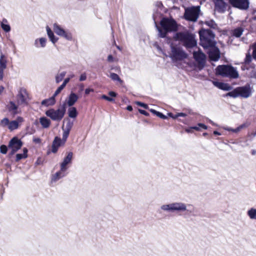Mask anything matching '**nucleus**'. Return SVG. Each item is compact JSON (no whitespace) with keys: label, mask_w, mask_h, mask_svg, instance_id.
<instances>
[{"label":"nucleus","mask_w":256,"mask_h":256,"mask_svg":"<svg viewBox=\"0 0 256 256\" xmlns=\"http://www.w3.org/2000/svg\"><path fill=\"white\" fill-rule=\"evenodd\" d=\"M53 30L54 32L58 36L64 38L68 40L72 39V35L68 30H64L60 25L55 23L53 25Z\"/></svg>","instance_id":"10"},{"label":"nucleus","mask_w":256,"mask_h":256,"mask_svg":"<svg viewBox=\"0 0 256 256\" xmlns=\"http://www.w3.org/2000/svg\"><path fill=\"white\" fill-rule=\"evenodd\" d=\"M78 99V96L73 92H71L68 96L67 99L63 102L62 104H65V108L66 106H72Z\"/></svg>","instance_id":"16"},{"label":"nucleus","mask_w":256,"mask_h":256,"mask_svg":"<svg viewBox=\"0 0 256 256\" xmlns=\"http://www.w3.org/2000/svg\"><path fill=\"white\" fill-rule=\"evenodd\" d=\"M239 96L243 98H248L251 95V90L249 84L238 87Z\"/></svg>","instance_id":"17"},{"label":"nucleus","mask_w":256,"mask_h":256,"mask_svg":"<svg viewBox=\"0 0 256 256\" xmlns=\"http://www.w3.org/2000/svg\"><path fill=\"white\" fill-rule=\"evenodd\" d=\"M63 134H62V140L63 142V144H64L66 142V140L70 132L63 130Z\"/></svg>","instance_id":"38"},{"label":"nucleus","mask_w":256,"mask_h":256,"mask_svg":"<svg viewBox=\"0 0 256 256\" xmlns=\"http://www.w3.org/2000/svg\"><path fill=\"white\" fill-rule=\"evenodd\" d=\"M212 82L214 86L218 87V88H220V90H222V86L224 85V84L222 82H216V81H213Z\"/></svg>","instance_id":"44"},{"label":"nucleus","mask_w":256,"mask_h":256,"mask_svg":"<svg viewBox=\"0 0 256 256\" xmlns=\"http://www.w3.org/2000/svg\"><path fill=\"white\" fill-rule=\"evenodd\" d=\"M73 156V153L72 152H68L67 155L64 158L62 162L60 164V168L62 170H67L68 169V165L72 163Z\"/></svg>","instance_id":"18"},{"label":"nucleus","mask_w":256,"mask_h":256,"mask_svg":"<svg viewBox=\"0 0 256 256\" xmlns=\"http://www.w3.org/2000/svg\"><path fill=\"white\" fill-rule=\"evenodd\" d=\"M66 112L65 104H62L57 110L50 108L46 112V114L52 120L60 122L64 118Z\"/></svg>","instance_id":"7"},{"label":"nucleus","mask_w":256,"mask_h":256,"mask_svg":"<svg viewBox=\"0 0 256 256\" xmlns=\"http://www.w3.org/2000/svg\"><path fill=\"white\" fill-rule=\"evenodd\" d=\"M93 92V90L92 89L86 88L85 90V94H90V92Z\"/></svg>","instance_id":"60"},{"label":"nucleus","mask_w":256,"mask_h":256,"mask_svg":"<svg viewBox=\"0 0 256 256\" xmlns=\"http://www.w3.org/2000/svg\"><path fill=\"white\" fill-rule=\"evenodd\" d=\"M73 122H72L70 120H68V122L66 124V127L64 128H62V130H64L68 132H70L72 126H73Z\"/></svg>","instance_id":"36"},{"label":"nucleus","mask_w":256,"mask_h":256,"mask_svg":"<svg viewBox=\"0 0 256 256\" xmlns=\"http://www.w3.org/2000/svg\"><path fill=\"white\" fill-rule=\"evenodd\" d=\"M108 95L112 97H116L117 96L116 93L113 91H110L108 93Z\"/></svg>","instance_id":"55"},{"label":"nucleus","mask_w":256,"mask_h":256,"mask_svg":"<svg viewBox=\"0 0 256 256\" xmlns=\"http://www.w3.org/2000/svg\"><path fill=\"white\" fill-rule=\"evenodd\" d=\"M2 28L6 32H9L10 30V26L8 24V21L6 19H3L0 24Z\"/></svg>","instance_id":"29"},{"label":"nucleus","mask_w":256,"mask_h":256,"mask_svg":"<svg viewBox=\"0 0 256 256\" xmlns=\"http://www.w3.org/2000/svg\"><path fill=\"white\" fill-rule=\"evenodd\" d=\"M200 11L199 6L187 8H185L184 18L187 20L195 22L198 18Z\"/></svg>","instance_id":"8"},{"label":"nucleus","mask_w":256,"mask_h":256,"mask_svg":"<svg viewBox=\"0 0 256 256\" xmlns=\"http://www.w3.org/2000/svg\"><path fill=\"white\" fill-rule=\"evenodd\" d=\"M66 74V72H62L58 74L56 76V84L60 83L62 81L64 78Z\"/></svg>","instance_id":"34"},{"label":"nucleus","mask_w":256,"mask_h":256,"mask_svg":"<svg viewBox=\"0 0 256 256\" xmlns=\"http://www.w3.org/2000/svg\"><path fill=\"white\" fill-rule=\"evenodd\" d=\"M102 99L106 100L108 102H114V99L113 98H110V97H109L106 95H104V94L102 95Z\"/></svg>","instance_id":"46"},{"label":"nucleus","mask_w":256,"mask_h":256,"mask_svg":"<svg viewBox=\"0 0 256 256\" xmlns=\"http://www.w3.org/2000/svg\"><path fill=\"white\" fill-rule=\"evenodd\" d=\"M33 142L36 144H40L41 142V140L38 138H34Z\"/></svg>","instance_id":"56"},{"label":"nucleus","mask_w":256,"mask_h":256,"mask_svg":"<svg viewBox=\"0 0 256 256\" xmlns=\"http://www.w3.org/2000/svg\"><path fill=\"white\" fill-rule=\"evenodd\" d=\"M247 214L252 220H256V208H251L247 212Z\"/></svg>","instance_id":"31"},{"label":"nucleus","mask_w":256,"mask_h":256,"mask_svg":"<svg viewBox=\"0 0 256 256\" xmlns=\"http://www.w3.org/2000/svg\"><path fill=\"white\" fill-rule=\"evenodd\" d=\"M126 110L128 111H132V107L131 106H128L126 107Z\"/></svg>","instance_id":"64"},{"label":"nucleus","mask_w":256,"mask_h":256,"mask_svg":"<svg viewBox=\"0 0 256 256\" xmlns=\"http://www.w3.org/2000/svg\"><path fill=\"white\" fill-rule=\"evenodd\" d=\"M114 58L113 56L111 54H110L108 56V61L110 62H114Z\"/></svg>","instance_id":"53"},{"label":"nucleus","mask_w":256,"mask_h":256,"mask_svg":"<svg viewBox=\"0 0 256 256\" xmlns=\"http://www.w3.org/2000/svg\"><path fill=\"white\" fill-rule=\"evenodd\" d=\"M228 1L233 7L240 10H247L249 8V0H228Z\"/></svg>","instance_id":"11"},{"label":"nucleus","mask_w":256,"mask_h":256,"mask_svg":"<svg viewBox=\"0 0 256 256\" xmlns=\"http://www.w3.org/2000/svg\"><path fill=\"white\" fill-rule=\"evenodd\" d=\"M46 39L45 38H40L34 40V46L36 48H44L46 46Z\"/></svg>","instance_id":"23"},{"label":"nucleus","mask_w":256,"mask_h":256,"mask_svg":"<svg viewBox=\"0 0 256 256\" xmlns=\"http://www.w3.org/2000/svg\"><path fill=\"white\" fill-rule=\"evenodd\" d=\"M9 123V120L6 118L1 120L0 124L2 126H8Z\"/></svg>","instance_id":"39"},{"label":"nucleus","mask_w":256,"mask_h":256,"mask_svg":"<svg viewBox=\"0 0 256 256\" xmlns=\"http://www.w3.org/2000/svg\"><path fill=\"white\" fill-rule=\"evenodd\" d=\"M18 108V106L12 101H10L9 105L8 106L9 112H12L14 114H17Z\"/></svg>","instance_id":"30"},{"label":"nucleus","mask_w":256,"mask_h":256,"mask_svg":"<svg viewBox=\"0 0 256 256\" xmlns=\"http://www.w3.org/2000/svg\"><path fill=\"white\" fill-rule=\"evenodd\" d=\"M170 58L173 62L182 60L188 57V54L180 46H174L172 44L170 45Z\"/></svg>","instance_id":"5"},{"label":"nucleus","mask_w":256,"mask_h":256,"mask_svg":"<svg viewBox=\"0 0 256 256\" xmlns=\"http://www.w3.org/2000/svg\"><path fill=\"white\" fill-rule=\"evenodd\" d=\"M244 31V28L241 26L236 28L230 31V34L232 37H235L236 38H240L242 34Z\"/></svg>","instance_id":"22"},{"label":"nucleus","mask_w":256,"mask_h":256,"mask_svg":"<svg viewBox=\"0 0 256 256\" xmlns=\"http://www.w3.org/2000/svg\"><path fill=\"white\" fill-rule=\"evenodd\" d=\"M214 48L210 50L209 53V57L210 59L213 61H217L220 58V52L219 49L216 47H214Z\"/></svg>","instance_id":"21"},{"label":"nucleus","mask_w":256,"mask_h":256,"mask_svg":"<svg viewBox=\"0 0 256 256\" xmlns=\"http://www.w3.org/2000/svg\"><path fill=\"white\" fill-rule=\"evenodd\" d=\"M226 96L234 98H236L240 96L238 88H236L233 90L228 92L226 94Z\"/></svg>","instance_id":"35"},{"label":"nucleus","mask_w":256,"mask_h":256,"mask_svg":"<svg viewBox=\"0 0 256 256\" xmlns=\"http://www.w3.org/2000/svg\"><path fill=\"white\" fill-rule=\"evenodd\" d=\"M232 88V87L229 84L224 83L222 90L228 91L231 90Z\"/></svg>","instance_id":"43"},{"label":"nucleus","mask_w":256,"mask_h":256,"mask_svg":"<svg viewBox=\"0 0 256 256\" xmlns=\"http://www.w3.org/2000/svg\"><path fill=\"white\" fill-rule=\"evenodd\" d=\"M46 30L47 32L48 36L50 40L54 44L58 40V38L56 37L49 26H47L46 27Z\"/></svg>","instance_id":"24"},{"label":"nucleus","mask_w":256,"mask_h":256,"mask_svg":"<svg viewBox=\"0 0 256 256\" xmlns=\"http://www.w3.org/2000/svg\"><path fill=\"white\" fill-rule=\"evenodd\" d=\"M8 60L6 56L0 52V80H2L4 78V72L7 67Z\"/></svg>","instance_id":"14"},{"label":"nucleus","mask_w":256,"mask_h":256,"mask_svg":"<svg viewBox=\"0 0 256 256\" xmlns=\"http://www.w3.org/2000/svg\"><path fill=\"white\" fill-rule=\"evenodd\" d=\"M18 127V122L16 120H12L10 122L8 128L10 130H16Z\"/></svg>","instance_id":"32"},{"label":"nucleus","mask_w":256,"mask_h":256,"mask_svg":"<svg viewBox=\"0 0 256 256\" xmlns=\"http://www.w3.org/2000/svg\"><path fill=\"white\" fill-rule=\"evenodd\" d=\"M193 56L195 60L198 62L199 70H202L206 64V55L201 51L194 52Z\"/></svg>","instance_id":"12"},{"label":"nucleus","mask_w":256,"mask_h":256,"mask_svg":"<svg viewBox=\"0 0 256 256\" xmlns=\"http://www.w3.org/2000/svg\"><path fill=\"white\" fill-rule=\"evenodd\" d=\"M62 145H64L63 142L62 140V139L58 136H56L52 144V152L54 154L58 152V148Z\"/></svg>","instance_id":"20"},{"label":"nucleus","mask_w":256,"mask_h":256,"mask_svg":"<svg viewBox=\"0 0 256 256\" xmlns=\"http://www.w3.org/2000/svg\"><path fill=\"white\" fill-rule=\"evenodd\" d=\"M216 74L224 78H237L239 74L236 69L231 65L222 64L218 66L216 68Z\"/></svg>","instance_id":"4"},{"label":"nucleus","mask_w":256,"mask_h":256,"mask_svg":"<svg viewBox=\"0 0 256 256\" xmlns=\"http://www.w3.org/2000/svg\"><path fill=\"white\" fill-rule=\"evenodd\" d=\"M64 88L65 86H64L62 84L58 86L54 94V96H56L57 95H58Z\"/></svg>","instance_id":"40"},{"label":"nucleus","mask_w":256,"mask_h":256,"mask_svg":"<svg viewBox=\"0 0 256 256\" xmlns=\"http://www.w3.org/2000/svg\"><path fill=\"white\" fill-rule=\"evenodd\" d=\"M168 116L170 117V118H172L173 119H174V120H175V119H176V118H178L177 114H173L172 113V112H168Z\"/></svg>","instance_id":"51"},{"label":"nucleus","mask_w":256,"mask_h":256,"mask_svg":"<svg viewBox=\"0 0 256 256\" xmlns=\"http://www.w3.org/2000/svg\"><path fill=\"white\" fill-rule=\"evenodd\" d=\"M22 154H18L16 155V161L18 162L22 158H26L28 157V150L26 148H24L22 149Z\"/></svg>","instance_id":"27"},{"label":"nucleus","mask_w":256,"mask_h":256,"mask_svg":"<svg viewBox=\"0 0 256 256\" xmlns=\"http://www.w3.org/2000/svg\"><path fill=\"white\" fill-rule=\"evenodd\" d=\"M178 118L179 116L186 117L187 116V114L184 112H178L177 113Z\"/></svg>","instance_id":"58"},{"label":"nucleus","mask_w":256,"mask_h":256,"mask_svg":"<svg viewBox=\"0 0 256 256\" xmlns=\"http://www.w3.org/2000/svg\"><path fill=\"white\" fill-rule=\"evenodd\" d=\"M66 170H62V168H60V170L59 171L52 176L51 182H55L62 178L66 176Z\"/></svg>","instance_id":"19"},{"label":"nucleus","mask_w":256,"mask_h":256,"mask_svg":"<svg viewBox=\"0 0 256 256\" xmlns=\"http://www.w3.org/2000/svg\"><path fill=\"white\" fill-rule=\"evenodd\" d=\"M185 131L188 133H192L193 132L192 128L191 127H190L188 128H186L185 129Z\"/></svg>","instance_id":"59"},{"label":"nucleus","mask_w":256,"mask_h":256,"mask_svg":"<svg viewBox=\"0 0 256 256\" xmlns=\"http://www.w3.org/2000/svg\"><path fill=\"white\" fill-rule=\"evenodd\" d=\"M138 112H140V114H144V115L146 116H149L148 112H146L144 110H141V109H138Z\"/></svg>","instance_id":"50"},{"label":"nucleus","mask_w":256,"mask_h":256,"mask_svg":"<svg viewBox=\"0 0 256 256\" xmlns=\"http://www.w3.org/2000/svg\"><path fill=\"white\" fill-rule=\"evenodd\" d=\"M215 10L219 13H224L227 8V4L223 0H214Z\"/></svg>","instance_id":"15"},{"label":"nucleus","mask_w":256,"mask_h":256,"mask_svg":"<svg viewBox=\"0 0 256 256\" xmlns=\"http://www.w3.org/2000/svg\"><path fill=\"white\" fill-rule=\"evenodd\" d=\"M252 56L249 52L247 53L244 60V64H248L252 62Z\"/></svg>","instance_id":"37"},{"label":"nucleus","mask_w":256,"mask_h":256,"mask_svg":"<svg viewBox=\"0 0 256 256\" xmlns=\"http://www.w3.org/2000/svg\"><path fill=\"white\" fill-rule=\"evenodd\" d=\"M8 146H6V145L2 144L0 146V152L2 154H6L8 152Z\"/></svg>","instance_id":"41"},{"label":"nucleus","mask_w":256,"mask_h":256,"mask_svg":"<svg viewBox=\"0 0 256 256\" xmlns=\"http://www.w3.org/2000/svg\"><path fill=\"white\" fill-rule=\"evenodd\" d=\"M23 145L22 142L18 137L14 136L8 142V148L10 151L8 154L10 156L14 155L17 151H18Z\"/></svg>","instance_id":"9"},{"label":"nucleus","mask_w":256,"mask_h":256,"mask_svg":"<svg viewBox=\"0 0 256 256\" xmlns=\"http://www.w3.org/2000/svg\"><path fill=\"white\" fill-rule=\"evenodd\" d=\"M55 98L56 96L53 95L51 98L43 100L42 104L46 106L54 105L56 103Z\"/></svg>","instance_id":"25"},{"label":"nucleus","mask_w":256,"mask_h":256,"mask_svg":"<svg viewBox=\"0 0 256 256\" xmlns=\"http://www.w3.org/2000/svg\"><path fill=\"white\" fill-rule=\"evenodd\" d=\"M160 209L168 212H186L190 215H194L195 212V208L193 205L186 204L182 202H175L162 204L160 206Z\"/></svg>","instance_id":"1"},{"label":"nucleus","mask_w":256,"mask_h":256,"mask_svg":"<svg viewBox=\"0 0 256 256\" xmlns=\"http://www.w3.org/2000/svg\"><path fill=\"white\" fill-rule=\"evenodd\" d=\"M150 111L152 113L154 114L155 115H157V114L158 112V111L156 110H154V109H150Z\"/></svg>","instance_id":"63"},{"label":"nucleus","mask_w":256,"mask_h":256,"mask_svg":"<svg viewBox=\"0 0 256 256\" xmlns=\"http://www.w3.org/2000/svg\"><path fill=\"white\" fill-rule=\"evenodd\" d=\"M192 130H197V131H199L200 130V128L198 126H192Z\"/></svg>","instance_id":"62"},{"label":"nucleus","mask_w":256,"mask_h":256,"mask_svg":"<svg viewBox=\"0 0 256 256\" xmlns=\"http://www.w3.org/2000/svg\"><path fill=\"white\" fill-rule=\"evenodd\" d=\"M86 78V75L85 73L82 74L80 77V81H84Z\"/></svg>","instance_id":"49"},{"label":"nucleus","mask_w":256,"mask_h":256,"mask_svg":"<svg viewBox=\"0 0 256 256\" xmlns=\"http://www.w3.org/2000/svg\"><path fill=\"white\" fill-rule=\"evenodd\" d=\"M176 37L178 40L182 42L186 48H192L196 45V41L192 34L178 32Z\"/></svg>","instance_id":"6"},{"label":"nucleus","mask_w":256,"mask_h":256,"mask_svg":"<svg viewBox=\"0 0 256 256\" xmlns=\"http://www.w3.org/2000/svg\"><path fill=\"white\" fill-rule=\"evenodd\" d=\"M248 126V124H242L240 126L239 128H240V130H242V128H246Z\"/></svg>","instance_id":"61"},{"label":"nucleus","mask_w":256,"mask_h":256,"mask_svg":"<svg viewBox=\"0 0 256 256\" xmlns=\"http://www.w3.org/2000/svg\"><path fill=\"white\" fill-rule=\"evenodd\" d=\"M256 136V132L251 134H248L247 136L250 138V140H252L253 138Z\"/></svg>","instance_id":"48"},{"label":"nucleus","mask_w":256,"mask_h":256,"mask_svg":"<svg viewBox=\"0 0 256 256\" xmlns=\"http://www.w3.org/2000/svg\"><path fill=\"white\" fill-rule=\"evenodd\" d=\"M157 116L163 119V120H166L168 118V116L164 115L163 114H162L160 112H158L157 115Z\"/></svg>","instance_id":"47"},{"label":"nucleus","mask_w":256,"mask_h":256,"mask_svg":"<svg viewBox=\"0 0 256 256\" xmlns=\"http://www.w3.org/2000/svg\"><path fill=\"white\" fill-rule=\"evenodd\" d=\"M200 44L204 48L215 47V34L210 30L202 29L199 31Z\"/></svg>","instance_id":"3"},{"label":"nucleus","mask_w":256,"mask_h":256,"mask_svg":"<svg viewBox=\"0 0 256 256\" xmlns=\"http://www.w3.org/2000/svg\"><path fill=\"white\" fill-rule=\"evenodd\" d=\"M110 78L114 81H118L121 84L123 83V80L120 79L116 74L111 72L110 75Z\"/></svg>","instance_id":"33"},{"label":"nucleus","mask_w":256,"mask_h":256,"mask_svg":"<svg viewBox=\"0 0 256 256\" xmlns=\"http://www.w3.org/2000/svg\"><path fill=\"white\" fill-rule=\"evenodd\" d=\"M136 104L138 106H140L144 108L145 109H148V104H146L142 102H136Z\"/></svg>","instance_id":"45"},{"label":"nucleus","mask_w":256,"mask_h":256,"mask_svg":"<svg viewBox=\"0 0 256 256\" xmlns=\"http://www.w3.org/2000/svg\"><path fill=\"white\" fill-rule=\"evenodd\" d=\"M28 94L26 90L21 88L16 96L17 102L18 105H26L28 104L27 98Z\"/></svg>","instance_id":"13"},{"label":"nucleus","mask_w":256,"mask_h":256,"mask_svg":"<svg viewBox=\"0 0 256 256\" xmlns=\"http://www.w3.org/2000/svg\"><path fill=\"white\" fill-rule=\"evenodd\" d=\"M198 126L199 128H201L203 129H204V130L207 129V126L202 123H198Z\"/></svg>","instance_id":"54"},{"label":"nucleus","mask_w":256,"mask_h":256,"mask_svg":"<svg viewBox=\"0 0 256 256\" xmlns=\"http://www.w3.org/2000/svg\"><path fill=\"white\" fill-rule=\"evenodd\" d=\"M227 130H229V131H232V132H238L240 130V128L239 126H238V128H236L235 129L228 128Z\"/></svg>","instance_id":"52"},{"label":"nucleus","mask_w":256,"mask_h":256,"mask_svg":"<svg viewBox=\"0 0 256 256\" xmlns=\"http://www.w3.org/2000/svg\"><path fill=\"white\" fill-rule=\"evenodd\" d=\"M161 28L156 26L160 37L164 38L168 32H176L178 30V24L174 19L163 18L160 22Z\"/></svg>","instance_id":"2"},{"label":"nucleus","mask_w":256,"mask_h":256,"mask_svg":"<svg viewBox=\"0 0 256 256\" xmlns=\"http://www.w3.org/2000/svg\"><path fill=\"white\" fill-rule=\"evenodd\" d=\"M40 122L43 128H46L50 126V120L46 117H42L40 118Z\"/></svg>","instance_id":"26"},{"label":"nucleus","mask_w":256,"mask_h":256,"mask_svg":"<svg viewBox=\"0 0 256 256\" xmlns=\"http://www.w3.org/2000/svg\"><path fill=\"white\" fill-rule=\"evenodd\" d=\"M70 79L68 77L65 78L62 82V84L66 86V84L70 82Z\"/></svg>","instance_id":"57"},{"label":"nucleus","mask_w":256,"mask_h":256,"mask_svg":"<svg viewBox=\"0 0 256 256\" xmlns=\"http://www.w3.org/2000/svg\"><path fill=\"white\" fill-rule=\"evenodd\" d=\"M206 24L208 26L212 28H215L216 26V24L212 20L206 22Z\"/></svg>","instance_id":"42"},{"label":"nucleus","mask_w":256,"mask_h":256,"mask_svg":"<svg viewBox=\"0 0 256 256\" xmlns=\"http://www.w3.org/2000/svg\"><path fill=\"white\" fill-rule=\"evenodd\" d=\"M70 108L68 110V114L70 118H76L78 116V112L75 107L74 106H69Z\"/></svg>","instance_id":"28"}]
</instances>
